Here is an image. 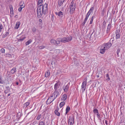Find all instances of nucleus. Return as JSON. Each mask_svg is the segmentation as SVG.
Wrapping results in <instances>:
<instances>
[{
	"label": "nucleus",
	"instance_id": "obj_1",
	"mask_svg": "<svg viewBox=\"0 0 125 125\" xmlns=\"http://www.w3.org/2000/svg\"><path fill=\"white\" fill-rule=\"evenodd\" d=\"M42 2V0H39L38 3V5H40L38 7L37 10V16L39 18L41 16L43 13L45 14L48 10L47 4L46 3H45L43 5H41Z\"/></svg>",
	"mask_w": 125,
	"mask_h": 125
},
{
	"label": "nucleus",
	"instance_id": "obj_2",
	"mask_svg": "<svg viewBox=\"0 0 125 125\" xmlns=\"http://www.w3.org/2000/svg\"><path fill=\"white\" fill-rule=\"evenodd\" d=\"M111 45L112 44L110 43H108L101 45L99 47L100 53L102 54H104L105 51L109 49Z\"/></svg>",
	"mask_w": 125,
	"mask_h": 125
},
{
	"label": "nucleus",
	"instance_id": "obj_3",
	"mask_svg": "<svg viewBox=\"0 0 125 125\" xmlns=\"http://www.w3.org/2000/svg\"><path fill=\"white\" fill-rule=\"evenodd\" d=\"M70 8V14H72L73 12L74 11L75 9V4L74 2H73V1L71 3L69 7Z\"/></svg>",
	"mask_w": 125,
	"mask_h": 125
},
{
	"label": "nucleus",
	"instance_id": "obj_4",
	"mask_svg": "<svg viewBox=\"0 0 125 125\" xmlns=\"http://www.w3.org/2000/svg\"><path fill=\"white\" fill-rule=\"evenodd\" d=\"M60 39L61 42L65 43L71 41L72 39V38L71 36H69L67 37H64Z\"/></svg>",
	"mask_w": 125,
	"mask_h": 125
},
{
	"label": "nucleus",
	"instance_id": "obj_5",
	"mask_svg": "<svg viewBox=\"0 0 125 125\" xmlns=\"http://www.w3.org/2000/svg\"><path fill=\"white\" fill-rule=\"evenodd\" d=\"M87 84V79H85L83 81L81 86V89L82 92H84L86 88Z\"/></svg>",
	"mask_w": 125,
	"mask_h": 125
},
{
	"label": "nucleus",
	"instance_id": "obj_6",
	"mask_svg": "<svg viewBox=\"0 0 125 125\" xmlns=\"http://www.w3.org/2000/svg\"><path fill=\"white\" fill-rule=\"evenodd\" d=\"M61 88L60 83L59 82H58L55 84L54 87V91L59 92Z\"/></svg>",
	"mask_w": 125,
	"mask_h": 125
},
{
	"label": "nucleus",
	"instance_id": "obj_7",
	"mask_svg": "<svg viewBox=\"0 0 125 125\" xmlns=\"http://www.w3.org/2000/svg\"><path fill=\"white\" fill-rule=\"evenodd\" d=\"M55 13L59 18H61L63 17L64 13L61 11H60L58 12H55Z\"/></svg>",
	"mask_w": 125,
	"mask_h": 125
},
{
	"label": "nucleus",
	"instance_id": "obj_8",
	"mask_svg": "<svg viewBox=\"0 0 125 125\" xmlns=\"http://www.w3.org/2000/svg\"><path fill=\"white\" fill-rule=\"evenodd\" d=\"M50 42L51 43L59 45L60 42L59 40H57V41L54 39H52L50 41Z\"/></svg>",
	"mask_w": 125,
	"mask_h": 125
},
{
	"label": "nucleus",
	"instance_id": "obj_9",
	"mask_svg": "<svg viewBox=\"0 0 125 125\" xmlns=\"http://www.w3.org/2000/svg\"><path fill=\"white\" fill-rule=\"evenodd\" d=\"M74 118L73 117H70L68 120V124L70 125H73L74 123Z\"/></svg>",
	"mask_w": 125,
	"mask_h": 125
},
{
	"label": "nucleus",
	"instance_id": "obj_10",
	"mask_svg": "<svg viewBox=\"0 0 125 125\" xmlns=\"http://www.w3.org/2000/svg\"><path fill=\"white\" fill-rule=\"evenodd\" d=\"M93 112L94 114H96L97 115V117L98 118L100 117V115L99 114L98 110L96 108H94Z\"/></svg>",
	"mask_w": 125,
	"mask_h": 125
},
{
	"label": "nucleus",
	"instance_id": "obj_11",
	"mask_svg": "<svg viewBox=\"0 0 125 125\" xmlns=\"http://www.w3.org/2000/svg\"><path fill=\"white\" fill-rule=\"evenodd\" d=\"M53 99H52V98L49 97L46 101V104L47 105L50 104L53 101Z\"/></svg>",
	"mask_w": 125,
	"mask_h": 125
},
{
	"label": "nucleus",
	"instance_id": "obj_12",
	"mask_svg": "<svg viewBox=\"0 0 125 125\" xmlns=\"http://www.w3.org/2000/svg\"><path fill=\"white\" fill-rule=\"evenodd\" d=\"M70 84V83H69L65 87L63 88L64 91L65 92H67L69 89V86Z\"/></svg>",
	"mask_w": 125,
	"mask_h": 125
},
{
	"label": "nucleus",
	"instance_id": "obj_13",
	"mask_svg": "<svg viewBox=\"0 0 125 125\" xmlns=\"http://www.w3.org/2000/svg\"><path fill=\"white\" fill-rule=\"evenodd\" d=\"M52 95H53L54 98H56L59 95V92L54 91V92L53 93Z\"/></svg>",
	"mask_w": 125,
	"mask_h": 125
},
{
	"label": "nucleus",
	"instance_id": "obj_14",
	"mask_svg": "<svg viewBox=\"0 0 125 125\" xmlns=\"http://www.w3.org/2000/svg\"><path fill=\"white\" fill-rule=\"evenodd\" d=\"M94 9V7H91L87 14L89 16L91 13H93Z\"/></svg>",
	"mask_w": 125,
	"mask_h": 125
},
{
	"label": "nucleus",
	"instance_id": "obj_15",
	"mask_svg": "<svg viewBox=\"0 0 125 125\" xmlns=\"http://www.w3.org/2000/svg\"><path fill=\"white\" fill-rule=\"evenodd\" d=\"M67 97V95L66 94H64L62 96L61 100V101H64L66 99Z\"/></svg>",
	"mask_w": 125,
	"mask_h": 125
},
{
	"label": "nucleus",
	"instance_id": "obj_16",
	"mask_svg": "<svg viewBox=\"0 0 125 125\" xmlns=\"http://www.w3.org/2000/svg\"><path fill=\"white\" fill-rule=\"evenodd\" d=\"M116 39L120 38V35L119 34V31H116Z\"/></svg>",
	"mask_w": 125,
	"mask_h": 125
},
{
	"label": "nucleus",
	"instance_id": "obj_17",
	"mask_svg": "<svg viewBox=\"0 0 125 125\" xmlns=\"http://www.w3.org/2000/svg\"><path fill=\"white\" fill-rule=\"evenodd\" d=\"M9 7L10 9V14H13V8L12 6L11 5H10L9 6Z\"/></svg>",
	"mask_w": 125,
	"mask_h": 125
},
{
	"label": "nucleus",
	"instance_id": "obj_18",
	"mask_svg": "<svg viewBox=\"0 0 125 125\" xmlns=\"http://www.w3.org/2000/svg\"><path fill=\"white\" fill-rule=\"evenodd\" d=\"M20 25V23L19 22H17L16 23L15 28L18 29Z\"/></svg>",
	"mask_w": 125,
	"mask_h": 125
},
{
	"label": "nucleus",
	"instance_id": "obj_19",
	"mask_svg": "<svg viewBox=\"0 0 125 125\" xmlns=\"http://www.w3.org/2000/svg\"><path fill=\"white\" fill-rule=\"evenodd\" d=\"M64 0H59L58 3V5L59 7H60L63 4Z\"/></svg>",
	"mask_w": 125,
	"mask_h": 125
},
{
	"label": "nucleus",
	"instance_id": "obj_20",
	"mask_svg": "<svg viewBox=\"0 0 125 125\" xmlns=\"http://www.w3.org/2000/svg\"><path fill=\"white\" fill-rule=\"evenodd\" d=\"M16 72V69L15 68H13L10 71V74H12Z\"/></svg>",
	"mask_w": 125,
	"mask_h": 125
},
{
	"label": "nucleus",
	"instance_id": "obj_21",
	"mask_svg": "<svg viewBox=\"0 0 125 125\" xmlns=\"http://www.w3.org/2000/svg\"><path fill=\"white\" fill-rule=\"evenodd\" d=\"M50 75V72L48 70L46 71L45 73V76L46 77H47Z\"/></svg>",
	"mask_w": 125,
	"mask_h": 125
},
{
	"label": "nucleus",
	"instance_id": "obj_22",
	"mask_svg": "<svg viewBox=\"0 0 125 125\" xmlns=\"http://www.w3.org/2000/svg\"><path fill=\"white\" fill-rule=\"evenodd\" d=\"M25 37L24 36H23L22 37H20V39L18 40V41L19 42L22 41L25 38Z\"/></svg>",
	"mask_w": 125,
	"mask_h": 125
},
{
	"label": "nucleus",
	"instance_id": "obj_23",
	"mask_svg": "<svg viewBox=\"0 0 125 125\" xmlns=\"http://www.w3.org/2000/svg\"><path fill=\"white\" fill-rule=\"evenodd\" d=\"M95 17V15H93L92 16L91 19V20L90 21V24H91L93 22V19Z\"/></svg>",
	"mask_w": 125,
	"mask_h": 125
},
{
	"label": "nucleus",
	"instance_id": "obj_24",
	"mask_svg": "<svg viewBox=\"0 0 125 125\" xmlns=\"http://www.w3.org/2000/svg\"><path fill=\"white\" fill-rule=\"evenodd\" d=\"M54 112L56 115L59 116L60 115V113L58 112V110H55Z\"/></svg>",
	"mask_w": 125,
	"mask_h": 125
},
{
	"label": "nucleus",
	"instance_id": "obj_25",
	"mask_svg": "<svg viewBox=\"0 0 125 125\" xmlns=\"http://www.w3.org/2000/svg\"><path fill=\"white\" fill-rule=\"evenodd\" d=\"M65 104L64 102L63 101L60 103L59 104V106L60 108H62Z\"/></svg>",
	"mask_w": 125,
	"mask_h": 125
},
{
	"label": "nucleus",
	"instance_id": "obj_26",
	"mask_svg": "<svg viewBox=\"0 0 125 125\" xmlns=\"http://www.w3.org/2000/svg\"><path fill=\"white\" fill-rule=\"evenodd\" d=\"M70 110V108L69 106L67 107L66 109V113L65 114H67L69 111V110Z\"/></svg>",
	"mask_w": 125,
	"mask_h": 125
},
{
	"label": "nucleus",
	"instance_id": "obj_27",
	"mask_svg": "<svg viewBox=\"0 0 125 125\" xmlns=\"http://www.w3.org/2000/svg\"><path fill=\"white\" fill-rule=\"evenodd\" d=\"M9 34V33L8 32H5L4 34L2 35V37L4 38L8 35Z\"/></svg>",
	"mask_w": 125,
	"mask_h": 125
},
{
	"label": "nucleus",
	"instance_id": "obj_28",
	"mask_svg": "<svg viewBox=\"0 0 125 125\" xmlns=\"http://www.w3.org/2000/svg\"><path fill=\"white\" fill-rule=\"evenodd\" d=\"M32 42V40L30 39L26 43V45H27L30 44Z\"/></svg>",
	"mask_w": 125,
	"mask_h": 125
},
{
	"label": "nucleus",
	"instance_id": "obj_29",
	"mask_svg": "<svg viewBox=\"0 0 125 125\" xmlns=\"http://www.w3.org/2000/svg\"><path fill=\"white\" fill-rule=\"evenodd\" d=\"M2 76L0 75V83L3 84V81L2 79Z\"/></svg>",
	"mask_w": 125,
	"mask_h": 125
},
{
	"label": "nucleus",
	"instance_id": "obj_30",
	"mask_svg": "<svg viewBox=\"0 0 125 125\" xmlns=\"http://www.w3.org/2000/svg\"><path fill=\"white\" fill-rule=\"evenodd\" d=\"M111 25L110 24H109L107 26V31H109L110 29Z\"/></svg>",
	"mask_w": 125,
	"mask_h": 125
},
{
	"label": "nucleus",
	"instance_id": "obj_31",
	"mask_svg": "<svg viewBox=\"0 0 125 125\" xmlns=\"http://www.w3.org/2000/svg\"><path fill=\"white\" fill-rule=\"evenodd\" d=\"M30 104V103L29 102H26L25 103L23 104L24 106H26L27 107Z\"/></svg>",
	"mask_w": 125,
	"mask_h": 125
},
{
	"label": "nucleus",
	"instance_id": "obj_32",
	"mask_svg": "<svg viewBox=\"0 0 125 125\" xmlns=\"http://www.w3.org/2000/svg\"><path fill=\"white\" fill-rule=\"evenodd\" d=\"M10 89L9 88H7L6 90L5 91V92L6 93H7L9 92H10Z\"/></svg>",
	"mask_w": 125,
	"mask_h": 125
},
{
	"label": "nucleus",
	"instance_id": "obj_33",
	"mask_svg": "<svg viewBox=\"0 0 125 125\" xmlns=\"http://www.w3.org/2000/svg\"><path fill=\"white\" fill-rule=\"evenodd\" d=\"M38 47L40 49H42L44 48L45 47V46L43 45H42L38 46Z\"/></svg>",
	"mask_w": 125,
	"mask_h": 125
},
{
	"label": "nucleus",
	"instance_id": "obj_34",
	"mask_svg": "<svg viewBox=\"0 0 125 125\" xmlns=\"http://www.w3.org/2000/svg\"><path fill=\"white\" fill-rule=\"evenodd\" d=\"M3 29V27L2 24L0 23V32Z\"/></svg>",
	"mask_w": 125,
	"mask_h": 125
},
{
	"label": "nucleus",
	"instance_id": "obj_35",
	"mask_svg": "<svg viewBox=\"0 0 125 125\" xmlns=\"http://www.w3.org/2000/svg\"><path fill=\"white\" fill-rule=\"evenodd\" d=\"M38 125H45V123L43 121L40 122Z\"/></svg>",
	"mask_w": 125,
	"mask_h": 125
},
{
	"label": "nucleus",
	"instance_id": "obj_36",
	"mask_svg": "<svg viewBox=\"0 0 125 125\" xmlns=\"http://www.w3.org/2000/svg\"><path fill=\"white\" fill-rule=\"evenodd\" d=\"M5 56L7 57L10 58L11 57V55L9 53L5 54Z\"/></svg>",
	"mask_w": 125,
	"mask_h": 125
},
{
	"label": "nucleus",
	"instance_id": "obj_37",
	"mask_svg": "<svg viewBox=\"0 0 125 125\" xmlns=\"http://www.w3.org/2000/svg\"><path fill=\"white\" fill-rule=\"evenodd\" d=\"M106 77L107 78L106 80H107V81H109L110 80V78L109 76V75L108 73L106 74Z\"/></svg>",
	"mask_w": 125,
	"mask_h": 125
},
{
	"label": "nucleus",
	"instance_id": "obj_38",
	"mask_svg": "<svg viewBox=\"0 0 125 125\" xmlns=\"http://www.w3.org/2000/svg\"><path fill=\"white\" fill-rule=\"evenodd\" d=\"M0 51L2 53L5 52V50L3 48H2L0 50Z\"/></svg>",
	"mask_w": 125,
	"mask_h": 125
},
{
	"label": "nucleus",
	"instance_id": "obj_39",
	"mask_svg": "<svg viewBox=\"0 0 125 125\" xmlns=\"http://www.w3.org/2000/svg\"><path fill=\"white\" fill-rule=\"evenodd\" d=\"M41 114L39 115L36 118V119L37 120H39L40 119V118L41 117Z\"/></svg>",
	"mask_w": 125,
	"mask_h": 125
},
{
	"label": "nucleus",
	"instance_id": "obj_40",
	"mask_svg": "<svg viewBox=\"0 0 125 125\" xmlns=\"http://www.w3.org/2000/svg\"><path fill=\"white\" fill-rule=\"evenodd\" d=\"M89 16V15H88L87 14L86 17L84 21L86 22V21L88 20Z\"/></svg>",
	"mask_w": 125,
	"mask_h": 125
},
{
	"label": "nucleus",
	"instance_id": "obj_41",
	"mask_svg": "<svg viewBox=\"0 0 125 125\" xmlns=\"http://www.w3.org/2000/svg\"><path fill=\"white\" fill-rule=\"evenodd\" d=\"M120 52V49H118L117 50V57H119V53Z\"/></svg>",
	"mask_w": 125,
	"mask_h": 125
},
{
	"label": "nucleus",
	"instance_id": "obj_42",
	"mask_svg": "<svg viewBox=\"0 0 125 125\" xmlns=\"http://www.w3.org/2000/svg\"><path fill=\"white\" fill-rule=\"evenodd\" d=\"M32 30L33 32H35L36 31V29L35 27H33L32 28Z\"/></svg>",
	"mask_w": 125,
	"mask_h": 125
},
{
	"label": "nucleus",
	"instance_id": "obj_43",
	"mask_svg": "<svg viewBox=\"0 0 125 125\" xmlns=\"http://www.w3.org/2000/svg\"><path fill=\"white\" fill-rule=\"evenodd\" d=\"M50 97L51 98H52V99H53V101L56 99V98H54V97H53V95H51L50 96Z\"/></svg>",
	"mask_w": 125,
	"mask_h": 125
},
{
	"label": "nucleus",
	"instance_id": "obj_44",
	"mask_svg": "<svg viewBox=\"0 0 125 125\" xmlns=\"http://www.w3.org/2000/svg\"><path fill=\"white\" fill-rule=\"evenodd\" d=\"M22 8H21V7L19 8L18 9V10H19V11L21 12L22 10Z\"/></svg>",
	"mask_w": 125,
	"mask_h": 125
},
{
	"label": "nucleus",
	"instance_id": "obj_45",
	"mask_svg": "<svg viewBox=\"0 0 125 125\" xmlns=\"http://www.w3.org/2000/svg\"><path fill=\"white\" fill-rule=\"evenodd\" d=\"M20 7L23 8L24 7V5H23V4L20 5Z\"/></svg>",
	"mask_w": 125,
	"mask_h": 125
},
{
	"label": "nucleus",
	"instance_id": "obj_46",
	"mask_svg": "<svg viewBox=\"0 0 125 125\" xmlns=\"http://www.w3.org/2000/svg\"><path fill=\"white\" fill-rule=\"evenodd\" d=\"M86 22V21H83V22L82 23V25L83 26L84 24H85V23Z\"/></svg>",
	"mask_w": 125,
	"mask_h": 125
},
{
	"label": "nucleus",
	"instance_id": "obj_47",
	"mask_svg": "<svg viewBox=\"0 0 125 125\" xmlns=\"http://www.w3.org/2000/svg\"><path fill=\"white\" fill-rule=\"evenodd\" d=\"M39 22H42V20L41 19H40L39 20Z\"/></svg>",
	"mask_w": 125,
	"mask_h": 125
},
{
	"label": "nucleus",
	"instance_id": "obj_48",
	"mask_svg": "<svg viewBox=\"0 0 125 125\" xmlns=\"http://www.w3.org/2000/svg\"><path fill=\"white\" fill-rule=\"evenodd\" d=\"M105 123L107 125V124L108 122L106 120H105Z\"/></svg>",
	"mask_w": 125,
	"mask_h": 125
},
{
	"label": "nucleus",
	"instance_id": "obj_49",
	"mask_svg": "<svg viewBox=\"0 0 125 125\" xmlns=\"http://www.w3.org/2000/svg\"><path fill=\"white\" fill-rule=\"evenodd\" d=\"M16 84L17 85H18L19 84V83L18 82H17L16 83Z\"/></svg>",
	"mask_w": 125,
	"mask_h": 125
},
{
	"label": "nucleus",
	"instance_id": "obj_50",
	"mask_svg": "<svg viewBox=\"0 0 125 125\" xmlns=\"http://www.w3.org/2000/svg\"><path fill=\"white\" fill-rule=\"evenodd\" d=\"M10 95V93H9V94H8V96H9Z\"/></svg>",
	"mask_w": 125,
	"mask_h": 125
},
{
	"label": "nucleus",
	"instance_id": "obj_51",
	"mask_svg": "<svg viewBox=\"0 0 125 125\" xmlns=\"http://www.w3.org/2000/svg\"><path fill=\"white\" fill-rule=\"evenodd\" d=\"M51 64H52V65H53V64H53V62H52V63H51ZM53 64H55V63H53Z\"/></svg>",
	"mask_w": 125,
	"mask_h": 125
},
{
	"label": "nucleus",
	"instance_id": "obj_52",
	"mask_svg": "<svg viewBox=\"0 0 125 125\" xmlns=\"http://www.w3.org/2000/svg\"><path fill=\"white\" fill-rule=\"evenodd\" d=\"M97 77H99V76H97Z\"/></svg>",
	"mask_w": 125,
	"mask_h": 125
},
{
	"label": "nucleus",
	"instance_id": "obj_53",
	"mask_svg": "<svg viewBox=\"0 0 125 125\" xmlns=\"http://www.w3.org/2000/svg\"><path fill=\"white\" fill-rule=\"evenodd\" d=\"M124 88H125V87H124Z\"/></svg>",
	"mask_w": 125,
	"mask_h": 125
}]
</instances>
